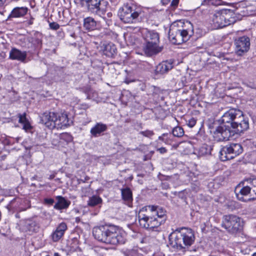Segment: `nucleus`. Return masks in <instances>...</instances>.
<instances>
[{
	"instance_id": "nucleus-1",
	"label": "nucleus",
	"mask_w": 256,
	"mask_h": 256,
	"mask_svg": "<svg viewBox=\"0 0 256 256\" xmlns=\"http://www.w3.org/2000/svg\"><path fill=\"white\" fill-rule=\"evenodd\" d=\"M221 120V124L213 132V137L217 142L228 140L235 134L242 133L249 128L248 119L239 110H229L224 114Z\"/></svg>"
},
{
	"instance_id": "nucleus-2",
	"label": "nucleus",
	"mask_w": 256,
	"mask_h": 256,
	"mask_svg": "<svg viewBox=\"0 0 256 256\" xmlns=\"http://www.w3.org/2000/svg\"><path fill=\"white\" fill-rule=\"evenodd\" d=\"M92 234L98 241L106 244H123L126 239L120 234L118 226L105 224L93 228Z\"/></svg>"
},
{
	"instance_id": "nucleus-3",
	"label": "nucleus",
	"mask_w": 256,
	"mask_h": 256,
	"mask_svg": "<svg viewBox=\"0 0 256 256\" xmlns=\"http://www.w3.org/2000/svg\"><path fill=\"white\" fill-rule=\"evenodd\" d=\"M169 239L170 245L172 248L184 252L194 244L195 236L192 229L182 228L172 232L170 235Z\"/></svg>"
},
{
	"instance_id": "nucleus-4",
	"label": "nucleus",
	"mask_w": 256,
	"mask_h": 256,
	"mask_svg": "<svg viewBox=\"0 0 256 256\" xmlns=\"http://www.w3.org/2000/svg\"><path fill=\"white\" fill-rule=\"evenodd\" d=\"M160 42L159 34L154 31H147L144 36V42L142 50L144 54L148 56L156 55L160 52L163 48L158 46Z\"/></svg>"
},
{
	"instance_id": "nucleus-5",
	"label": "nucleus",
	"mask_w": 256,
	"mask_h": 256,
	"mask_svg": "<svg viewBox=\"0 0 256 256\" xmlns=\"http://www.w3.org/2000/svg\"><path fill=\"white\" fill-rule=\"evenodd\" d=\"M232 12L230 10L223 9L216 12L211 17L212 24L214 28H222L235 22L232 16Z\"/></svg>"
},
{
	"instance_id": "nucleus-6",
	"label": "nucleus",
	"mask_w": 256,
	"mask_h": 256,
	"mask_svg": "<svg viewBox=\"0 0 256 256\" xmlns=\"http://www.w3.org/2000/svg\"><path fill=\"white\" fill-rule=\"evenodd\" d=\"M222 226L230 234H236L242 230L243 222L240 218L236 215H224L222 216Z\"/></svg>"
},
{
	"instance_id": "nucleus-7",
	"label": "nucleus",
	"mask_w": 256,
	"mask_h": 256,
	"mask_svg": "<svg viewBox=\"0 0 256 256\" xmlns=\"http://www.w3.org/2000/svg\"><path fill=\"white\" fill-rule=\"evenodd\" d=\"M82 5L91 13L100 16L106 12L109 5L106 0H80Z\"/></svg>"
},
{
	"instance_id": "nucleus-8",
	"label": "nucleus",
	"mask_w": 256,
	"mask_h": 256,
	"mask_svg": "<svg viewBox=\"0 0 256 256\" xmlns=\"http://www.w3.org/2000/svg\"><path fill=\"white\" fill-rule=\"evenodd\" d=\"M140 14L138 10L134 6L128 5L121 8L118 12V16L120 20L124 23H135L138 21Z\"/></svg>"
},
{
	"instance_id": "nucleus-9",
	"label": "nucleus",
	"mask_w": 256,
	"mask_h": 256,
	"mask_svg": "<svg viewBox=\"0 0 256 256\" xmlns=\"http://www.w3.org/2000/svg\"><path fill=\"white\" fill-rule=\"evenodd\" d=\"M243 148L240 144L231 143L223 146L220 151V158L226 161L234 158L240 154Z\"/></svg>"
},
{
	"instance_id": "nucleus-10",
	"label": "nucleus",
	"mask_w": 256,
	"mask_h": 256,
	"mask_svg": "<svg viewBox=\"0 0 256 256\" xmlns=\"http://www.w3.org/2000/svg\"><path fill=\"white\" fill-rule=\"evenodd\" d=\"M144 210V208H142L138 216L139 223L142 227L146 229L153 230L154 228H157L164 222V219L160 220L153 214L150 216L148 214H143Z\"/></svg>"
},
{
	"instance_id": "nucleus-11",
	"label": "nucleus",
	"mask_w": 256,
	"mask_h": 256,
	"mask_svg": "<svg viewBox=\"0 0 256 256\" xmlns=\"http://www.w3.org/2000/svg\"><path fill=\"white\" fill-rule=\"evenodd\" d=\"M191 36L187 29H178L172 28L170 29L168 38L172 42L176 44H180L188 41Z\"/></svg>"
},
{
	"instance_id": "nucleus-12",
	"label": "nucleus",
	"mask_w": 256,
	"mask_h": 256,
	"mask_svg": "<svg viewBox=\"0 0 256 256\" xmlns=\"http://www.w3.org/2000/svg\"><path fill=\"white\" fill-rule=\"evenodd\" d=\"M234 192L237 198L242 202H247L254 200L249 184L245 186L244 182L239 184L236 187Z\"/></svg>"
},
{
	"instance_id": "nucleus-13",
	"label": "nucleus",
	"mask_w": 256,
	"mask_h": 256,
	"mask_svg": "<svg viewBox=\"0 0 256 256\" xmlns=\"http://www.w3.org/2000/svg\"><path fill=\"white\" fill-rule=\"evenodd\" d=\"M234 44L237 54L242 56L247 52L250 48V39L248 37L245 36L240 37L235 40Z\"/></svg>"
},
{
	"instance_id": "nucleus-14",
	"label": "nucleus",
	"mask_w": 256,
	"mask_h": 256,
	"mask_svg": "<svg viewBox=\"0 0 256 256\" xmlns=\"http://www.w3.org/2000/svg\"><path fill=\"white\" fill-rule=\"evenodd\" d=\"M58 113L46 112L40 116V122L50 129L56 128Z\"/></svg>"
},
{
	"instance_id": "nucleus-15",
	"label": "nucleus",
	"mask_w": 256,
	"mask_h": 256,
	"mask_svg": "<svg viewBox=\"0 0 256 256\" xmlns=\"http://www.w3.org/2000/svg\"><path fill=\"white\" fill-rule=\"evenodd\" d=\"M174 67V60H169L164 61L159 64L156 68L155 72L156 74H163L167 73Z\"/></svg>"
},
{
	"instance_id": "nucleus-16",
	"label": "nucleus",
	"mask_w": 256,
	"mask_h": 256,
	"mask_svg": "<svg viewBox=\"0 0 256 256\" xmlns=\"http://www.w3.org/2000/svg\"><path fill=\"white\" fill-rule=\"evenodd\" d=\"M102 50L104 54L110 58L113 57L116 52V46L112 42H103Z\"/></svg>"
},
{
	"instance_id": "nucleus-17",
	"label": "nucleus",
	"mask_w": 256,
	"mask_h": 256,
	"mask_svg": "<svg viewBox=\"0 0 256 256\" xmlns=\"http://www.w3.org/2000/svg\"><path fill=\"white\" fill-rule=\"evenodd\" d=\"M22 229L30 234L32 232H36L39 229V226L35 221L30 219L27 220L24 222Z\"/></svg>"
},
{
	"instance_id": "nucleus-18",
	"label": "nucleus",
	"mask_w": 256,
	"mask_h": 256,
	"mask_svg": "<svg viewBox=\"0 0 256 256\" xmlns=\"http://www.w3.org/2000/svg\"><path fill=\"white\" fill-rule=\"evenodd\" d=\"M27 56L26 51L22 52L20 50L13 48L10 52V58L13 60H18L24 62Z\"/></svg>"
},
{
	"instance_id": "nucleus-19",
	"label": "nucleus",
	"mask_w": 256,
	"mask_h": 256,
	"mask_svg": "<svg viewBox=\"0 0 256 256\" xmlns=\"http://www.w3.org/2000/svg\"><path fill=\"white\" fill-rule=\"evenodd\" d=\"M145 210L148 212H151L152 214L157 216L158 219L163 218L166 215V211L164 210L158 206H148L145 207Z\"/></svg>"
},
{
	"instance_id": "nucleus-20",
	"label": "nucleus",
	"mask_w": 256,
	"mask_h": 256,
	"mask_svg": "<svg viewBox=\"0 0 256 256\" xmlns=\"http://www.w3.org/2000/svg\"><path fill=\"white\" fill-rule=\"evenodd\" d=\"M56 198L57 202L54 205V208L57 210H62L67 209L71 204L70 200L62 196H56Z\"/></svg>"
},
{
	"instance_id": "nucleus-21",
	"label": "nucleus",
	"mask_w": 256,
	"mask_h": 256,
	"mask_svg": "<svg viewBox=\"0 0 256 256\" xmlns=\"http://www.w3.org/2000/svg\"><path fill=\"white\" fill-rule=\"evenodd\" d=\"M67 229L66 223L62 222L56 228V230L52 234V238L54 242H58L64 236L65 231Z\"/></svg>"
},
{
	"instance_id": "nucleus-22",
	"label": "nucleus",
	"mask_w": 256,
	"mask_h": 256,
	"mask_svg": "<svg viewBox=\"0 0 256 256\" xmlns=\"http://www.w3.org/2000/svg\"><path fill=\"white\" fill-rule=\"evenodd\" d=\"M107 129L108 126L106 124L98 122L91 128L90 132L92 136L96 138L100 136Z\"/></svg>"
},
{
	"instance_id": "nucleus-23",
	"label": "nucleus",
	"mask_w": 256,
	"mask_h": 256,
	"mask_svg": "<svg viewBox=\"0 0 256 256\" xmlns=\"http://www.w3.org/2000/svg\"><path fill=\"white\" fill-rule=\"evenodd\" d=\"M28 12L26 7H16L14 8L8 17L7 20H12L13 18H17L24 16Z\"/></svg>"
},
{
	"instance_id": "nucleus-24",
	"label": "nucleus",
	"mask_w": 256,
	"mask_h": 256,
	"mask_svg": "<svg viewBox=\"0 0 256 256\" xmlns=\"http://www.w3.org/2000/svg\"><path fill=\"white\" fill-rule=\"evenodd\" d=\"M58 116L55 128H62V126H70L69 120L66 114H58Z\"/></svg>"
},
{
	"instance_id": "nucleus-25",
	"label": "nucleus",
	"mask_w": 256,
	"mask_h": 256,
	"mask_svg": "<svg viewBox=\"0 0 256 256\" xmlns=\"http://www.w3.org/2000/svg\"><path fill=\"white\" fill-rule=\"evenodd\" d=\"M121 192L122 200L129 206H130L132 201V194L130 188H122Z\"/></svg>"
},
{
	"instance_id": "nucleus-26",
	"label": "nucleus",
	"mask_w": 256,
	"mask_h": 256,
	"mask_svg": "<svg viewBox=\"0 0 256 256\" xmlns=\"http://www.w3.org/2000/svg\"><path fill=\"white\" fill-rule=\"evenodd\" d=\"M97 22L90 16L87 17L84 20V28L88 30H93L97 28Z\"/></svg>"
},
{
	"instance_id": "nucleus-27",
	"label": "nucleus",
	"mask_w": 256,
	"mask_h": 256,
	"mask_svg": "<svg viewBox=\"0 0 256 256\" xmlns=\"http://www.w3.org/2000/svg\"><path fill=\"white\" fill-rule=\"evenodd\" d=\"M102 202V199L98 196H93L90 198L88 204L90 206H94Z\"/></svg>"
},
{
	"instance_id": "nucleus-28",
	"label": "nucleus",
	"mask_w": 256,
	"mask_h": 256,
	"mask_svg": "<svg viewBox=\"0 0 256 256\" xmlns=\"http://www.w3.org/2000/svg\"><path fill=\"white\" fill-rule=\"evenodd\" d=\"M250 188L253 198L256 200V178H250L247 180Z\"/></svg>"
},
{
	"instance_id": "nucleus-29",
	"label": "nucleus",
	"mask_w": 256,
	"mask_h": 256,
	"mask_svg": "<svg viewBox=\"0 0 256 256\" xmlns=\"http://www.w3.org/2000/svg\"><path fill=\"white\" fill-rule=\"evenodd\" d=\"M212 150V148L210 146L204 144L200 148L199 152L202 155L210 154Z\"/></svg>"
},
{
	"instance_id": "nucleus-30",
	"label": "nucleus",
	"mask_w": 256,
	"mask_h": 256,
	"mask_svg": "<svg viewBox=\"0 0 256 256\" xmlns=\"http://www.w3.org/2000/svg\"><path fill=\"white\" fill-rule=\"evenodd\" d=\"M184 130L180 126H176L173 128L172 134L174 136L182 137L184 135Z\"/></svg>"
},
{
	"instance_id": "nucleus-31",
	"label": "nucleus",
	"mask_w": 256,
	"mask_h": 256,
	"mask_svg": "<svg viewBox=\"0 0 256 256\" xmlns=\"http://www.w3.org/2000/svg\"><path fill=\"white\" fill-rule=\"evenodd\" d=\"M203 250L204 248L200 244H198L194 246L192 245L188 249H186V250H190L196 253H201Z\"/></svg>"
},
{
	"instance_id": "nucleus-32",
	"label": "nucleus",
	"mask_w": 256,
	"mask_h": 256,
	"mask_svg": "<svg viewBox=\"0 0 256 256\" xmlns=\"http://www.w3.org/2000/svg\"><path fill=\"white\" fill-rule=\"evenodd\" d=\"M125 256H143L142 254L138 252L137 249H132L126 250L124 252Z\"/></svg>"
},
{
	"instance_id": "nucleus-33",
	"label": "nucleus",
	"mask_w": 256,
	"mask_h": 256,
	"mask_svg": "<svg viewBox=\"0 0 256 256\" xmlns=\"http://www.w3.org/2000/svg\"><path fill=\"white\" fill-rule=\"evenodd\" d=\"M60 138L61 140L66 141L67 143L70 142L72 140V136L68 133H62L60 136Z\"/></svg>"
},
{
	"instance_id": "nucleus-34",
	"label": "nucleus",
	"mask_w": 256,
	"mask_h": 256,
	"mask_svg": "<svg viewBox=\"0 0 256 256\" xmlns=\"http://www.w3.org/2000/svg\"><path fill=\"white\" fill-rule=\"evenodd\" d=\"M220 0H204L203 3L206 4L217 6L220 4Z\"/></svg>"
},
{
	"instance_id": "nucleus-35",
	"label": "nucleus",
	"mask_w": 256,
	"mask_h": 256,
	"mask_svg": "<svg viewBox=\"0 0 256 256\" xmlns=\"http://www.w3.org/2000/svg\"><path fill=\"white\" fill-rule=\"evenodd\" d=\"M140 134L144 136L150 138L154 134L152 131L150 130H146V131H141Z\"/></svg>"
},
{
	"instance_id": "nucleus-36",
	"label": "nucleus",
	"mask_w": 256,
	"mask_h": 256,
	"mask_svg": "<svg viewBox=\"0 0 256 256\" xmlns=\"http://www.w3.org/2000/svg\"><path fill=\"white\" fill-rule=\"evenodd\" d=\"M18 118H19L18 122L20 123L24 124L28 122V120H27V118H26L25 114H20L18 116Z\"/></svg>"
},
{
	"instance_id": "nucleus-37",
	"label": "nucleus",
	"mask_w": 256,
	"mask_h": 256,
	"mask_svg": "<svg viewBox=\"0 0 256 256\" xmlns=\"http://www.w3.org/2000/svg\"><path fill=\"white\" fill-rule=\"evenodd\" d=\"M196 122V119L194 118H192L188 120L187 124L190 128H192L195 126Z\"/></svg>"
},
{
	"instance_id": "nucleus-38",
	"label": "nucleus",
	"mask_w": 256,
	"mask_h": 256,
	"mask_svg": "<svg viewBox=\"0 0 256 256\" xmlns=\"http://www.w3.org/2000/svg\"><path fill=\"white\" fill-rule=\"evenodd\" d=\"M50 27L51 29L54 30H57L60 28V25L55 22H52L50 24Z\"/></svg>"
},
{
	"instance_id": "nucleus-39",
	"label": "nucleus",
	"mask_w": 256,
	"mask_h": 256,
	"mask_svg": "<svg viewBox=\"0 0 256 256\" xmlns=\"http://www.w3.org/2000/svg\"><path fill=\"white\" fill-rule=\"evenodd\" d=\"M44 202L46 204L52 205L54 203V199L51 198H46L44 199Z\"/></svg>"
},
{
	"instance_id": "nucleus-40",
	"label": "nucleus",
	"mask_w": 256,
	"mask_h": 256,
	"mask_svg": "<svg viewBox=\"0 0 256 256\" xmlns=\"http://www.w3.org/2000/svg\"><path fill=\"white\" fill-rule=\"evenodd\" d=\"M23 128L26 131L31 129L32 126L28 122L23 124Z\"/></svg>"
},
{
	"instance_id": "nucleus-41",
	"label": "nucleus",
	"mask_w": 256,
	"mask_h": 256,
	"mask_svg": "<svg viewBox=\"0 0 256 256\" xmlns=\"http://www.w3.org/2000/svg\"><path fill=\"white\" fill-rule=\"evenodd\" d=\"M98 248H92L90 251V254L92 256H100L98 254Z\"/></svg>"
},
{
	"instance_id": "nucleus-42",
	"label": "nucleus",
	"mask_w": 256,
	"mask_h": 256,
	"mask_svg": "<svg viewBox=\"0 0 256 256\" xmlns=\"http://www.w3.org/2000/svg\"><path fill=\"white\" fill-rule=\"evenodd\" d=\"M179 2V0H172L171 2L170 6L174 8H175L178 5Z\"/></svg>"
},
{
	"instance_id": "nucleus-43",
	"label": "nucleus",
	"mask_w": 256,
	"mask_h": 256,
	"mask_svg": "<svg viewBox=\"0 0 256 256\" xmlns=\"http://www.w3.org/2000/svg\"><path fill=\"white\" fill-rule=\"evenodd\" d=\"M160 154H164L167 152V150L165 148L162 147L157 150Z\"/></svg>"
},
{
	"instance_id": "nucleus-44",
	"label": "nucleus",
	"mask_w": 256,
	"mask_h": 256,
	"mask_svg": "<svg viewBox=\"0 0 256 256\" xmlns=\"http://www.w3.org/2000/svg\"><path fill=\"white\" fill-rule=\"evenodd\" d=\"M198 186L196 184H192V188L195 191H197L198 190Z\"/></svg>"
},
{
	"instance_id": "nucleus-45",
	"label": "nucleus",
	"mask_w": 256,
	"mask_h": 256,
	"mask_svg": "<svg viewBox=\"0 0 256 256\" xmlns=\"http://www.w3.org/2000/svg\"><path fill=\"white\" fill-rule=\"evenodd\" d=\"M6 2V0H0V8L4 7Z\"/></svg>"
},
{
	"instance_id": "nucleus-46",
	"label": "nucleus",
	"mask_w": 256,
	"mask_h": 256,
	"mask_svg": "<svg viewBox=\"0 0 256 256\" xmlns=\"http://www.w3.org/2000/svg\"><path fill=\"white\" fill-rule=\"evenodd\" d=\"M102 18L106 22V25L107 26H108L110 25V23L111 22V20H110L108 19H106V18H104V17H102Z\"/></svg>"
},
{
	"instance_id": "nucleus-47",
	"label": "nucleus",
	"mask_w": 256,
	"mask_h": 256,
	"mask_svg": "<svg viewBox=\"0 0 256 256\" xmlns=\"http://www.w3.org/2000/svg\"><path fill=\"white\" fill-rule=\"evenodd\" d=\"M90 180V177L88 176H86L84 180H80V181L82 182H86V181Z\"/></svg>"
},
{
	"instance_id": "nucleus-48",
	"label": "nucleus",
	"mask_w": 256,
	"mask_h": 256,
	"mask_svg": "<svg viewBox=\"0 0 256 256\" xmlns=\"http://www.w3.org/2000/svg\"><path fill=\"white\" fill-rule=\"evenodd\" d=\"M170 1V0H161L162 4L164 5L168 4Z\"/></svg>"
},
{
	"instance_id": "nucleus-49",
	"label": "nucleus",
	"mask_w": 256,
	"mask_h": 256,
	"mask_svg": "<svg viewBox=\"0 0 256 256\" xmlns=\"http://www.w3.org/2000/svg\"><path fill=\"white\" fill-rule=\"evenodd\" d=\"M112 16V12H109L107 13V16L108 18H111Z\"/></svg>"
},
{
	"instance_id": "nucleus-50",
	"label": "nucleus",
	"mask_w": 256,
	"mask_h": 256,
	"mask_svg": "<svg viewBox=\"0 0 256 256\" xmlns=\"http://www.w3.org/2000/svg\"><path fill=\"white\" fill-rule=\"evenodd\" d=\"M54 256H60V254L58 252H55L54 254Z\"/></svg>"
},
{
	"instance_id": "nucleus-51",
	"label": "nucleus",
	"mask_w": 256,
	"mask_h": 256,
	"mask_svg": "<svg viewBox=\"0 0 256 256\" xmlns=\"http://www.w3.org/2000/svg\"><path fill=\"white\" fill-rule=\"evenodd\" d=\"M186 24H187L189 26H190V27H192V24H191V23H190V22H186Z\"/></svg>"
},
{
	"instance_id": "nucleus-52",
	"label": "nucleus",
	"mask_w": 256,
	"mask_h": 256,
	"mask_svg": "<svg viewBox=\"0 0 256 256\" xmlns=\"http://www.w3.org/2000/svg\"><path fill=\"white\" fill-rule=\"evenodd\" d=\"M38 44H42V42L40 40H38Z\"/></svg>"
},
{
	"instance_id": "nucleus-53",
	"label": "nucleus",
	"mask_w": 256,
	"mask_h": 256,
	"mask_svg": "<svg viewBox=\"0 0 256 256\" xmlns=\"http://www.w3.org/2000/svg\"><path fill=\"white\" fill-rule=\"evenodd\" d=\"M54 178V176L51 175V176H50V179H52V178Z\"/></svg>"
},
{
	"instance_id": "nucleus-54",
	"label": "nucleus",
	"mask_w": 256,
	"mask_h": 256,
	"mask_svg": "<svg viewBox=\"0 0 256 256\" xmlns=\"http://www.w3.org/2000/svg\"><path fill=\"white\" fill-rule=\"evenodd\" d=\"M252 256H256V252H254V253L252 254Z\"/></svg>"
},
{
	"instance_id": "nucleus-55",
	"label": "nucleus",
	"mask_w": 256,
	"mask_h": 256,
	"mask_svg": "<svg viewBox=\"0 0 256 256\" xmlns=\"http://www.w3.org/2000/svg\"><path fill=\"white\" fill-rule=\"evenodd\" d=\"M166 135H167V134H162V136H166Z\"/></svg>"
},
{
	"instance_id": "nucleus-56",
	"label": "nucleus",
	"mask_w": 256,
	"mask_h": 256,
	"mask_svg": "<svg viewBox=\"0 0 256 256\" xmlns=\"http://www.w3.org/2000/svg\"><path fill=\"white\" fill-rule=\"evenodd\" d=\"M162 136H160V137H159V139H160V140H162Z\"/></svg>"
}]
</instances>
